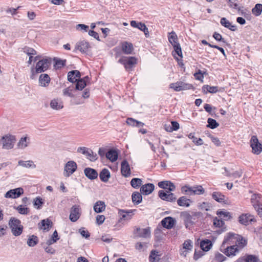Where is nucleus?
I'll return each instance as SVG.
<instances>
[{"instance_id":"27","label":"nucleus","mask_w":262,"mask_h":262,"mask_svg":"<svg viewBox=\"0 0 262 262\" xmlns=\"http://www.w3.org/2000/svg\"><path fill=\"white\" fill-rule=\"evenodd\" d=\"M100 180L103 182H107L111 177L110 171L106 168H103L99 174Z\"/></svg>"},{"instance_id":"63","label":"nucleus","mask_w":262,"mask_h":262,"mask_svg":"<svg viewBox=\"0 0 262 262\" xmlns=\"http://www.w3.org/2000/svg\"><path fill=\"white\" fill-rule=\"evenodd\" d=\"M209 137H210L211 141L217 146H219L221 145V142L219 140V139L217 137H214L212 136V135H209Z\"/></svg>"},{"instance_id":"44","label":"nucleus","mask_w":262,"mask_h":262,"mask_svg":"<svg viewBox=\"0 0 262 262\" xmlns=\"http://www.w3.org/2000/svg\"><path fill=\"white\" fill-rule=\"evenodd\" d=\"M217 214L220 217H223L224 220L229 219L231 217L230 212L222 210H219L217 211Z\"/></svg>"},{"instance_id":"43","label":"nucleus","mask_w":262,"mask_h":262,"mask_svg":"<svg viewBox=\"0 0 262 262\" xmlns=\"http://www.w3.org/2000/svg\"><path fill=\"white\" fill-rule=\"evenodd\" d=\"M142 182L141 179L133 178L130 181V185L133 188H138L141 185Z\"/></svg>"},{"instance_id":"19","label":"nucleus","mask_w":262,"mask_h":262,"mask_svg":"<svg viewBox=\"0 0 262 262\" xmlns=\"http://www.w3.org/2000/svg\"><path fill=\"white\" fill-rule=\"evenodd\" d=\"M192 249V242L190 240L186 241L183 244V249L180 251V255L186 257L188 251Z\"/></svg>"},{"instance_id":"52","label":"nucleus","mask_w":262,"mask_h":262,"mask_svg":"<svg viewBox=\"0 0 262 262\" xmlns=\"http://www.w3.org/2000/svg\"><path fill=\"white\" fill-rule=\"evenodd\" d=\"M225 171L227 172L226 175L228 177H233L234 178H236L241 177L242 176V172L241 171H235L234 172L230 173V172H229L227 170L226 168H225Z\"/></svg>"},{"instance_id":"51","label":"nucleus","mask_w":262,"mask_h":262,"mask_svg":"<svg viewBox=\"0 0 262 262\" xmlns=\"http://www.w3.org/2000/svg\"><path fill=\"white\" fill-rule=\"evenodd\" d=\"M224 224V222L222 220V219H219L216 217L213 219V225L216 227H223Z\"/></svg>"},{"instance_id":"47","label":"nucleus","mask_w":262,"mask_h":262,"mask_svg":"<svg viewBox=\"0 0 262 262\" xmlns=\"http://www.w3.org/2000/svg\"><path fill=\"white\" fill-rule=\"evenodd\" d=\"M262 12V4H257L252 9V13L256 16H259Z\"/></svg>"},{"instance_id":"11","label":"nucleus","mask_w":262,"mask_h":262,"mask_svg":"<svg viewBox=\"0 0 262 262\" xmlns=\"http://www.w3.org/2000/svg\"><path fill=\"white\" fill-rule=\"evenodd\" d=\"M24 190L23 188L18 187L7 191L5 194V197L6 198L16 199L24 194Z\"/></svg>"},{"instance_id":"39","label":"nucleus","mask_w":262,"mask_h":262,"mask_svg":"<svg viewBox=\"0 0 262 262\" xmlns=\"http://www.w3.org/2000/svg\"><path fill=\"white\" fill-rule=\"evenodd\" d=\"M207 76L208 73L206 69L198 70V80L203 82V78Z\"/></svg>"},{"instance_id":"4","label":"nucleus","mask_w":262,"mask_h":262,"mask_svg":"<svg viewBox=\"0 0 262 262\" xmlns=\"http://www.w3.org/2000/svg\"><path fill=\"white\" fill-rule=\"evenodd\" d=\"M9 225L14 235L19 236L21 234L23 226L21 225V222L19 220L11 217L9 221Z\"/></svg>"},{"instance_id":"28","label":"nucleus","mask_w":262,"mask_h":262,"mask_svg":"<svg viewBox=\"0 0 262 262\" xmlns=\"http://www.w3.org/2000/svg\"><path fill=\"white\" fill-rule=\"evenodd\" d=\"M93 208L95 212L101 213L105 209V203L102 201H98L94 204Z\"/></svg>"},{"instance_id":"45","label":"nucleus","mask_w":262,"mask_h":262,"mask_svg":"<svg viewBox=\"0 0 262 262\" xmlns=\"http://www.w3.org/2000/svg\"><path fill=\"white\" fill-rule=\"evenodd\" d=\"M52 224V222L49 219L43 220L41 221V228L45 230H48L51 227Z\"/></svg>"},{"instance_id":"53","label":"nucleus","mask_w":262,"mask_h":262,"mask_svg":"<svg viewBox=\"0 0 262 262\" xmlns=\"http://www.w3.org/2000/svg\"><path fill=\"white\" fill-rule=\"evenodd\" d=\"M16 209L21 214H27L28 213V208L23 207V205H19Z\"/></svg>"},{"instance_id":"33","label":"nucleus","mask_w":262,"mask_h":262,"mask_svg":"<svg viewBox=\"0 0 262 262\" xmlns=\"http://www.w3.org/2000/svg\"><path fill=\"white\" fill-rule=\"evenodd\" d=\"M177 203L180 206L187 207L190 205V200L185 196H182L178 200Z\"/></svg>"},{"instance_id":"24","label":"nucleus","mask_w":262,"mask_h":262,"mask_svg":"<svg viewBox=\"0 0 262 262\" xmlns=\"http://www.w3.org/2000/svg\"><path fill=\"white\" fill-rule=\"evenodd\" d=\"M80 78V73L79 71L74 70L68 73V80L72 83L76 82L77 79Z\"/></svg>"},{"instance_id":"35","label":"nucleus","mask_w":262,"mask_h":262,"mask_svg":"<svg viewBox=\"0 0 262 262\" xmlns=\"http://www.w3.org/2000/svg\"><path fill=\"white\" fill-rule=\"evenodd\" d=\"M160 255L159 254V252L156 250H152L150 252L149 255V261L150 262H157L160 260Z\"/></svg>"},{"instance_id":"34","label":"nucleus","mask_w":262,"mask_h":262,"mask_svg":"<svg viewBox=\"0 0 262 262\" xmlns=\"http://www.w3.org/2000/svg\"><path fill=\"white\" fill-rule=\"evenodd\" d=\"M202 91L204 93H215L218 91V87L215 86H209L208 85H204L202 87Z\"/></svg>"},{"instance_id":"26","label":"nucleus","mask_w":262,"mask_h":262,"mask_svg":"<svg viewBox=\"0 0 262 262\" xmlns=\"http://www.w3.org/2000/svg\"><path fill=\"white\" fill-rule=\"evenodd\" d=\"M50 107L55 110H59L63 108L62 102L58 99H54L50 102Z\"/></svg>"},{"instance_id":"16","label":"nucleus","mask_w":262,"mask_h":262,"mask_svg":"<svg viewBox=\"0 0 262 262\" xmlns=\"http://www.w3.org/2000/svg\"><path fill=\"white\" fill-rule=\"evenodd\" d=\"M90 48V45L88 42L84 40L80 41L76 43L74 51L79 50L82 53H86Z\"/></svg>"},{"instance_id":"31","label":"nucleus","mask_w":262,"mask_h":262,"mask_svg":"<svg viewBox=\"0 0 262 262\" xmlns=\"http://www.w3.org/2000/svg\"><path fill=\"white\" fill-rule=\"evenodd\" d=\"M122 50L124 53L130 54L133 50V45L127 42H123L122 44Z\"/></svg>"},{"instance_id":"64","label":"nucleus","mask_w":262,"mask_h":262,"mask_svg":"<svg viewBox=\"0 0 262 262\" xmlns=\"http://www.w3.org/2000/svg\"><path fill=\"white\" fill-rule=\"evenodd\" d=\"M105 220V216L103 215H98L96 216V222L98 225L102 224Z\"/></svg>"},{"instance_id":"62","label":"nucleus","mask_w":262,"mask_h":262,"mask_svg":"<svg viewBox=\"0 0 262 262\" xmlns=\"http://www.w3.org/2000/svg\"><path fill=\"white\" fill-rule=\"evenodd\" d=\"M169 184V181H161L159 182L158 186L159 187L164 189H167L168 185Z\"/></svg>"},{"instance_id":"46","label":"nucleus","mask_w":262,"mask_h":262,"mask_svg":"<svg viewBox=\"0 0 262 262\" xmlns=\"http://www.w3.org/2000/svg\"><path fill=\"white\" fill-rule=\"evenodd\" d=\"M27 138H21L19 141L17 146L20 149H24L28 146Z\"/></svg>"},{"instance_id":"49","label":"nucleus","mask_w":262,"mask_h":262,"mask_svg":"<svg viewBox=\"0 0 262 262\" xmlns=\"http://www.w3.org/2000/svg\"><path fill=\"white\" fill-rule=\"evenodd\" d=\"M23 52L29 56L35 55L36 51L33 48L25 47L23 49Z\"/></svg>"},{"instance_id":"29","label":"nucleus","mask_w":262,"mask_h":262,"mask_svg":"<svg viewBox=\"0 0 262 262\" xmlns=\"http://www.w3.org/2000/svg\"><path fill=\"white\" fill-rule=\"evenodd\" d=\"M220 23L222 26L232 31H234L236 29V26L235 25H232L225 17L222 18Z\"/></svg>"},{"instance_id":"61","label":"nucleus","mask_w":262,"mask_h":262,"mask_svg":"<svg viewBox=\"0 0 262 262\" xmlns=\"http://www.w3.org/2000/svg\"><path fill=\"white\" fill-rule=\"evenodd\" d=\"M199 208L202 211H208L210 209V205L208 203L203 202L201 205L199 206Z\"/></svg>"},{"instance_id":"48","label":"nucleus","mask_w":262,"mask_h":262,"mask_svg":"<svg viewBox=\"0 0 262 262\" xmlns=\"http://www.w3.org/2000/svg\"><path fill=\"white\" fill-rule=\"evenodd\" d=\"M74 90L71 87H68L66 89L63 90V95L64 96H68L71 98H73L74 97V95L73 94Z\"/></svg>"},{"instance_id":"22","label":"nucleus","mask_w":262,"mask_h":262,"mask_svg":"<svg viewBox=\"0 0 262 262\" xmlns=\"http://www.w3.org/2000/svg\"><path fill=\"white\" fill-rule=\"evenodd\" d=\"M154 188L155 186L153 184L148 183L141 186L140 192L143 194L148 195L154 191Z\"/></svg>"},{"instance_id":"40","label":"nucleus","mask_w":262,"mask_h":262,"mask_svg":"<svg viewBox=\"0 0 262 262\" xmlns=\"http://www.w3.org/2000/svg\"><path fill=\"white\" fill-rule=\"evenodd\" d=\"M208 124L207 126L211 129H214L219 126V123L215 119L209 118L207 120Z\"/></svg>"},{"instance_id":"6","label":"nucleus","mask_w":262,"mask_h":262,"mask_svg":"<svg viewBox=\"0 0 262 262\" xmlns=\"http://www.w3.org/2000/svg\"><path fill=\"white\" fill-rule=\"evenodd\" d=\"M118 62L124 65L125 69L129 71L137 63V59L135 57H122Z\"/></svg>"},{"instance_id":"56","label":"nucleus","mask_w":262,"mask_h":262,"mask_svg":"<svg viewBox=\"0 0 262 262\" xmlns=\"http://www.w3.org/2000/svg\"><path fill=\"white\" fill-rule=\"evenodd\" d=\"M253 207L257 211L259 217L262 219V204H254Z\"/></svg>"},{"instance_id":"32","label":"nucleus","mask_w":262,"mask_h":262,"mask_svg":"<svg viewBox=\"0 0 262 262\" xmlns=\"http://www.w3.org/2000/svg\"><path fill=\"white\" fill-rule=\"evenodd\" d=\"M118 153L116 150L114 149L110 150L106 154V157L112 162L116 161L118 159Z\"/></svg>"},{"instance_id":"9","label":"nucleus","mask_w":262,"mask_h":262,"mask_svg":"<svg viewBox=\"0 0 262 262\" xmlns=\"http://www.w3.org/2000/svg\"><path fill=\"white\" fill-rule=\"evenodd\" d=\"M77 151L85 155L86 158L91 161H95L97 160L96 154H94L91 149L85 147H80L77 149Z\"/></svg>"},{"instance_id":"41","label":"nucleus","mask_w":262,"mask_h":262,"mask_svg":"<svg viewBox=\"0 0 262 262\" xmlns=\"http://www.w3.org/2000/svg\"><path fill=\"white\" fill-rule=\"evenodd\" d=\"M76 82V90L81 91L83 89L86 85L84 80H81L80 78L77 79V80Z\"/></svg>"},{"instance_id":"10","label":"nucleus","mask_w":262,"mask_h":262,"mask_svg":"<svg viewBox=\"0 0 262 262\" xmlns=\"http://www.w3.org/2000/svg\"><path fill=\"white\" fill-rule=\"evenodd\" d=\"M81 208L79 205H73L70 210L69 219L72 222H76L81 215Z\"/></svg>"},{"instance_id":"42","label":"nucleus","mask_w":262,"mask_h":262,"mask_svg":"<svg viewBox=\"0 0 262 262\" xmlns=\"http://www.w3.org/2000/svg\"><path fill=\"white\" fill-rule=\"evenodd\" d=\"M38 243V238L34 235L30 236L27 241V244L30 247H34Z\"/></svg>"},{"instance_id":"15","label":"nucleus","mask_w":262,"mask_h":262,"mask_svg":"<svg viewBox=\"0 0 262 262\" xmlns=\"http://www.w3.org/2000/svg\"><path fill=\"white\" fill-rule=\"evenodd\" d=\"M195 215V213H194V214L191 215L189 212L186 211L181 212V217L185 222L187 228L194 223V221L195 220L194 216Z\"/></svg>"},{"instance_id":"3","label":"nucleus","mask_w":262,"mask_h":262,"mask_svg":"<svg viewBox=\"0 0 262 262\" xmlns=\"http://www.w3.org/2000/svg\"><path fill=\"white\" fill-rule=\"evenodd\" d=\"M168 40L170 43L173 46L174 48V52H172L173 56L178 60L179 64H180V60L176 55L182 58V52L180 45L178 42V37L176 33L173 31L169 33Z\"/></svg>"},{"instance_id":"21","label":"nucleus","mask_w":262,"mask_h":262,"mask_svg":"<svg viewBox=\"0 0 262 262\" xmlns=\"http://www.w3.org/2000/svg\"><path fill=\"white\" fill-rule=\"evenodd\" d=\"M84 173L88 179L91 180L96 179L98 175L95 169L89 167L84 169Z\"/></svg>"},{"instance_id":"17","label":"nucleus","mask_w":262,"mask_h":262,"mask_svg":"<svg viewBox=\"0 0 262 262\" xmlns=\"http://www.w3.org/2000/svg\"><path fill=\"white\" fill-rule=\"evenodd\" d=\"M121 172L123 177L127 178L130 176L131 171L129 163L126 160L122 161L121 164Z\"/></svg>"},{"instance_id":"2","label":"nucleus","mask_w":262,"mask_h":262,"mask_svg":"<svg viewBox=\"0 0 262 262\" xmlns=\"http://www.w3.org/2000/svg\"><path fill=\"white\" fill-rule=\"evenodd\" d=\"M52 62L51 58L46 57L39 60L36 64L35 68H32L31 70V78L33 79L36 74L40 73L47 70L50 67Z\"/></svg>"},{"instance_id":"36","label":"nucleus","mask_w":262,"mask_h":262,"mask_svg":"<svg viewBox=\"0 0 262 262\" xmlns=\"http://www.w3.org/2000/svg\"><path fill=\"white\" fill-rule=\"evenodd\" d=\"M132 201L135 204H139L142 201V196L140 193L135 192L132 194Z\"/></svg>"},{"instance_id":"1","label":"nucleus","mask_w":262,"mask_h":262,"mask_svg":"<svg viewBox=\"0 0 262 262\" xmlns=\"http://www.w3.org/2000/svg\"><path fill=\"white\" fill-rule=\"evenodd\" d=\"M234 236L233 234L229 233L225 237L222 245V248H225L223 253L228 257L234 256L239 252L237 245L229 246L233 242L231 241L234 239Z\"/></svg>"},{"instance_id":"57","label":"nucleus","mask_w":262,"mask_h":262,"mask_svg":"<svg viewBox=\"0 0 262 262\" xmlns=\"http://www.w3.org/2000/svg\"><path fill=\"white\" fill-rule=\"evenodd\" d=\"M258 258L254 255H248L245 259V262H257Z\"/></svg>"},{"instance_id":"59","label":"nucleus","mask_w":262,"mask_h":262,"mask_svg":"<svg viewBox=\"0 0 262 262\" xmlns=\"http://www.w3.org/2000/svg\"><path fill=\"white\" fill-rule=\"evenodd\" d=\"M236 0H229L230 7L238 10V11L241 10V8L238 7L237 4L235 2Z\"/></svg>"},{"instance_id":"8","label":"nucleus","mask_w":262,"mask_h":262,"mask_svg":"<svg viewBox=\"0 0 262 262\" xmlns=\"http://www.w3.org/2000/svg\"><path fill=\"white\" fill-rule=\"evenodd\" d=\"M250 146L252 152L254 154L258 155L262 151V142H259L256 136H253L250 140Z\"/></svg>"},{"instance_id":"12","label":"nucleus","mask_w":262,"mask_h":262,"mask_svg":"<svg viewBox=\"0 0 262 262\" xmlns=\"http://www.w3.org/2000/svg\"><path fill=\"white\" fill-rule=\"evenodd\" d=\"M192 85L190 84L185 83L182 81L172 83L170 84V88L173 89L175 91L179 92L184 90L189 89Z\"/></svg>"},{"instance_id":"5","label":"nucleus","mask_w":262,"mask_h":262,"mask_svg":"<svg viewBox=\"0 0 262 262\" xmlns=\"http://www.w3.org/2000/svg\"><path fill=\"white\" fill-rule=\"evenodd\" d=\"M15 141L14 136L7 135L1 138L0 144L2 145L3 149L8 150L13 148Z\"/></svg>"},{"instance_id":"37","label":"nucleus","mask_w":262,"mask_h":262,"mask_svg":"<svg viewBox=\"0 0 262 262\" xmlns=\"http://www.w3.org/2000/svg\"><path fill=\"white\" fill-rule=\"evenodd\" d=\"M212 196L214 200L220 203L223 202L225 198V195L219 192H214Z\"/></svg>"},{"instance_id":"7","label":"nucleus","mask_w":262,"mask_h":262,"mask_svg":"<svg viewBox=\"0 0 262 262\" xmlns=\"http://www.w3.org/2000/svg\"><path fill=\"white\" fill-rule=\"evenodd\" d=\"M77 165L73 161H68L64 165L63 175L68 177L72 175L77 169Z\"/></svg>"},{"instance_id":"14","label":"nucleus","mask_w":262,"mask_h":262,"mask_svg":"<svg viewBox=\"0 0 262 262\" xmlns=\"http://www.w3.org/2000/svg\"><path fill=\"white\" fill-rule=\"evenodd\" d=\"M159 196L162 200L169 202H173L176 200V196L174 194L169 192V191L160 190L159 191Z\"/></svg>"},{"instance_id":"20","label":"nucleus","mask_w":262,"mask_h":262,"mask_svg":"<svg viewBox=\"0 0 262 262\" xmlns=\"http://www.w3.org/2000/svg\"><path fill=\"white\" fill-rule=\"evenodd\" d=\"M175 223L176 220L170 216L166 217L161 221L162 225L167 229L172 228Z\"/></svg>"},{"instance_id":"50","label":"nucleus","mask_w":262,"mask_h":262,"mask_svg":"<svg viewBox=\"0 0 262 262\" xmlns=\"http://www.w3.org/2000/svg\"><path fill=\"white\" fill-rule=\"evenodd\" d=\"M130 25L134 28H137L142 31L143 29L144 26H145V25L142 23H137L135 20H132L130 22Z\"/></svg>"},{"instance_id":"55","label":"nucleus","mask_w":262,"mask_h":262,"mask_svg":"<svg viewBox=\"0 0 262 262\" xmlns=\"http://www.w3.org/2000/svg\"><path fill=\"white\" fill-rule=\"evenodd\" d=\"M226 259L222 254L217 253L215 255V260L217 262H223Z\"/></svg>"},{"instance_id":"25","label":"nucleus","mask_w":262,"mask_h":262,"mask_svg":"<svg viewBox=\"0 0 262 262\" xmlns=\"http://www.w3.org/2000/svg\"><path fill=\"white\" fill-rule=\"evenodd\" d=\"M18 165L27 168H33L34 169L36 167V165L34 163L32 160L23 161L19 160L18 162Z\"/></svg>"},{"instance_id":"18","label":"nucleus","mask_w":262,"mask_h":262,"mask_svg":"<svg viewBox=\"0 0 262 262\" xmlns=\"http://www.w3.org/2000/svg\"><path fill=\"white\" fill-rule=\"evenodd\" d=\"M135 236L147 238L150 236V231L149 228H137L134 231Z\"/></svg>"},{"instance_id":"54","label":"nucleus","mask_w":262,"mask_h":262,"mask_svg":"<svg viewBox=\"0 0 262 262\" xmlns=\"http://www.w3.org/2000/svg\"><path fill=\"white\" fill-rule=\"evenodd\" d=\"M260 198V195L259 194H254L252 195L251 200V202L253 203V205L254 204H259L258 203L259 202V200Z\"/></svg>"},{"instance_id":"13","label":"nucleus","mask_w":262,"mask_h":262,"mask_svg":"<svg viewBox=\"0 0 262 262\" xmlns=\"http://www.w3.org/2000/svg\"><path fill=\"white\" fill-rule=\"evenodd\" d=\"M238 222L245 226L248 225L252 222H255L254 216L249 213H244L238 217Z\"/></svg>"},{"instance_id":"30","label":"nucleus","mask_w":262,"mask_h":262,"mask_svg":"<svg viewBox=\"0 0 262 262\" xmlns=\"http://www.w3.org/2000/svg\"><path fill=\"white\" fill-rule=\"evenodd\" d=\"M212 246V243L209 239L202 241L200 244L201 249L205 252L209 251Z\"/></svg>"},{"instance_id":"60","label":"nucleus","mask_w":262,"mask_h":262,"mask_svg":"<svg viewBox=\"0 0 262 262\" xmlns=\"http://www.w3.org/2000/svg\"><path fill=\"white\" fill-rule=\"evenodd\" d=\"M89 26L84 24H78L76 26L77 30H80L84 31V32H88L89 30Z\"/></svg>"},{"instance_id":"23","label":"nucleus","mask_w":262,"mask_h":262,"mask_svg":"<svg viewBox=\"0 0 262 262\" xmlns=\"http://www.w3.org/2000/svg\"><path fill=\"white\" fill-rule=\"evenodd\" d=\"M50 77L47 74H41L39 77V84L41 86L47 87L50 83Z\"/></svg>"},{"instance_id":"38","label":"nucleus","mask_w":262,"mask_h":262,"mask_svg":"<svg viewBox=\"0 0 262 262\" xmlns=\"http://www.w3.org/2000/svg\"><path fill=\"white\" fill-rule=\"evenodd\" d=\"M33 203V206L35 208L39 209L43 204V201L40 196H37L34 199Z\"/></svg>"},{"instance_id":"58","label":"nucleus","mask_w":262,"mask_h":262,"mask_svg":"<svg viewBox=\"0 0 262 262\" xmlns=\"http://www.w3.org/2000/svg\"><path fill=\"white\" fill-rule=\"evenodd\" d=\"M79 232L82 236L87 238L90 237V234L88 230H85L84 228H81L79 230Z\"/></svg>"}]
</instances>
